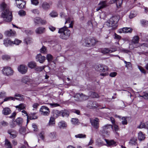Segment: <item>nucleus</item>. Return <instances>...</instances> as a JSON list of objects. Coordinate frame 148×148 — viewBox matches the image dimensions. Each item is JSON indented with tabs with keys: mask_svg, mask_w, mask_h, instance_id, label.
Segmentation results:
<instances>
[{
	"mask_svg": "<svg viewBox=\"0 0 148 148\" xmlns=\"http://www.w3.org/2000/svg\"><path fill=\"white\" fill-rule=\"evenodd\" d=\"M0 8L2 10L1 16L3 21L8 22H11L12 20V12L7 8L6 4L4 3H1Z\"/></svg>",
	"mask_w": 148,
	"mask_h": 148,
	"instance_id": "f257e3e1",
	"label": "nucleus"
},
{
	"mask_svg": "<svg viewBox=\"0 0 148 148\" xmlns=\"http://www.w3.org/2000/svg\"><path fill=\"white\" fill-rule=\"evenodd\" d=\"M58 33L60 34V38L65 40L69 38L71 34L70 31L68 29V27H66L59 29Z\"/></svg>",
	"mask_w": 148,
	"mask_h": 148,
	"instance_id": "f03ea898",
	"label": "nucleus"
},
{
	"mask_svg": "<svg viewBox=\"0 0 148 148\" xmlns=\"http://www.w3.org/2000/svg\"><path fill=\"white\" fill-rule=\"evenodd\" d=\"M117 20L116 17L112 16L106 23V25L109 27H112L113 29H114L117 26Z\"/></svg>",
	"mask_w": 148,
	"mask_h": 148,
	"instance_id": "7ed1b4c3",
	"label": "nucleus"
},
{
	"mask_svg": "<svg viewBox=\"0 0 148 148\" xmlns=\"http://www.w3.org/2000/svg\"><path fill=\"white\" fill-rule=\"evenodd\" d=\"M82 43L84 46H90L95 45V41L94 39L88 38L83 40Z\"/></svg>",
	"mask_w": 148,
	"mask_h": 148,
	"instance_id": "20e7f679",
	"label": "nucleus"
},
{
	"mask_svg": "<svg viewBox=\"0 0 148 148\" xmlns=\"http://www.w3.org/2000/svg\"><path fill=\"white\" fill-rule=\"evenodd\" d=\"M97 71L100 72H105L108 70V67L102 64H99L97 65L95 67Z\"/></svg>",
	"mask_w": 148,
	"mask_h": 148,
	"instance_id": "39448f33",
	"label": "nucleus"
},
{
	"mask_svg": "<svg viewBox=\"0 0 148 148\" xmlns=\"http://www.w3.org/2000/svg\"><path fill=\"white\" fill-rule=\"evenodd\" d=\"M139 40V38L137 36H134L133 37L131 42L130 43V45H135V46H133L134 47H137L142 45L138 43Z\"/></svg>",
	"mask_w": 148,
	"mask_h": 148,
	"instance_id": "423d86ee",
	"label": "nucleus"
},
{
	"mask_svg": "<svg viewBox=\"0 0 148 148\" xmlns=\"http://www.w3.org/2000/svg\"><path fill=\"white\" fill-rule=\"evenodd\" d=\"M3 73L7 76L11 75L13 74V71L11 68L9 67L5 66L4 67L2 70Z\"/></svg>",
	"mask_w": 148,
	"mask_h": 148,
	"instance_id": "0eeeda50",
	"label": "nucleus"
},
{
	"mask_svg": "<svg viewBox=\"0 0 148 148\" xmlns=\"http://www.w3.org/2000/svg\"><path fill=\"white\" fill-rule=\"evenodd\" d=\"M40 112L41 115L44 116H47L50 113L49 108L47 107L44 106H42L40 110Z\"/></svg>",
	"mask_w": 148,
	"mask_h": 148,
	"instance_id": "6e6552de",
	"label": "nucleus"
},
{
	"mask_svg": "<svg viewBox=\"0 0 148 148\" xmlns=\"http://www.w3.org/2000/svg\"><path fill=\"white\" fill-rule=\"evenodd\" d=\"M117 49L115 48H104L101 49L100 51L103 54L110 53L116 51Z\"/></svg>",
	"mask_w": 148,
	"mask_h": 148,
	"instance_id": "1a4fd4ad",
	"label": "nucleus"
},
{
	"mask_svg": "<svg viewBox=\"0 0 148 148\" xmlns=\"http://www.w3.org/2000/svg\"><path fill=\"white\" fill-rule=\"evenodd\" d=\"M90 122L92 125L95 129H97L99 127V121L97 118L90 119Z\"/></svg>",
	"mask_w": 148,
	"mask_h": 148,
	"instance_id": "9d476101",
	"label": "nucleus"
},
{
	"mask_svg": "<svg viewBox=\"0 0 148 148\" xmlns=\"http://www.w3.org/2000/svg\"><path fill=\"white\" fill-rule=\"evenodd\" d=\"M17 6L19 8L23 9L25 7L26 3L23 0H16Z\"/></svg>",
	"mask_w": 148,
	"mask_h": 148,
	"instance_id": "9b49d317",
	"label": "nucleus"
},
{
	"mask_svg": "<svg viewBox=\"0 0 148 148\" xmlns=\"http://www.w3.org/2000/svg\"><path fill=\"white\" fill-rule=\"evenodd\" d=\"M18 71L22 74H24L27 71V66L25 65H21L19 66L18 68Z\"/></svg>",
	"mask_w": 148,
	"mask_h": 148,
	"instance_id": "f8f14e48",
	"label": "nucleus"
},
{
	"mask_svg": "<svg viewBox=\"0 0 148 148\" xmlns=\"http://www.w3.org/2000/svg\"><path fill=\"white\" fill-rule=\"evenodd\" d=\"M75 98H78V99H76V100H81L82 99L83 100H86L88 98V97L85 95L80 93L77 94L74 96Z\"/></svg>",
	"mask_w": 148,
	"mask_h": 148,
	"instance_id": "ddd939ff",
	"label": "nucleus"
},
{
	"mask_svg": "<svg viewBox=\"0 0 148 148\" xmlns=\"http://www.w3.org/2000/svg\"><path fill=\"white\" fill-rule=\"evenodd\" d=\"M36 61L39 62L41 63H42L45 60V56H42L40 54H38L36 57Z\"/></svg>",
	"mask_w": 148,
	"mask_h": 148,
	"instance_id": "4468645a",
	"label": "nucleus"
},
{
	"mask_svg": "<svg viewBox=\"0 0 148 148\" xmlns=\"http://www.w3.org/2000/svg\"><path fill=\"white\" fill-rule=\"evenodd\" d=\"M52 4L51 2L48 3L46 2H44L42 4V7L43 10H47L50 8Z\"/></svg>",
	"mask_w": 148,
	"mask_h": 148,
	"instance_id": "2eb2a0df",
	"label": "nucleus"
},
{
	"mask_svg": "<svg viewBox=\"0 0 148 148\" xmlns=\"http://www.w3.org/2000/svg\"><path fill=\"white\" fill-rule=\"evenodd\" d=\"M5 35L8 36H14L16 35V33L15 31L10 29L9 30L5 31Z\"/></svg>",
	"mask_w": 148,
	"mask_h": 148,
	"instance_id": "dca6fc26",
	"label": "nucleus"
},
{
	"mask_svg": "<svg viewBox=\"0 0 148 148\" xmlns=\"http://www.w3.org/2000/svg\"><path fill=\"white\" fill-rule=\"evenodd\" d=\"M137 138L133 137L131 138L129 142V144L131 145H137Z\"/></svg>",
	"mask_w": 148,
	"mask_h": 148,
	"instance_id": "f3484780",
	"label": "nucleus"
},
{
	"mask_svg": "<svg viewBox=\"0 0 148 148\" xmlns=\"http://www.w3.org/2000/svg\"><path fill=\"white\" fill-rule=\"evenodd\" d=\"M53 117L55 118H58L61 115V111H59L57 110H53L52 112Z\"/></svg>",
	"mask_w": 148,
	"mask_h": 148,
	"instance_id": "a211bd4d",
	"label": "nucleus"
},
{
	"mask_svg": "<svg viewBox=\"0 0 148 148\" xmlns=\"http://www.w3.org/2000/svg\"><path fill=\"white\" fill-rule=\"evenodd\" d=\"M87 106L89 108H96L98 106V105L96 102L89 101Z\"/></svg>",
	"mask_w": 148,
	"mask_h": 148,
	"instance_id": "6ab92c4d",
	"label": "nucleus"
},
{
	"mask_svg": "<svg viewBox=\"0 0 148 148\" xmlns=\"http://www.w3.org/2000/svg\"><path fill=\"white\" fill-rule=\"evenodd\" d=\"M123 0H112L110 3H113L116 2V5L117 8L121 6L122 4V1Z\"/></svg>",
	"mask_w": 148,
	"mask_h": 148,
	"instance_id": "aec40b11",
	"label": "nucleus"
},
{
	"mask_svg": "<svg viewBox=\"0 0 148 148\" xmlns=\"http://www.w3.org/2000/svg\"><path fill=\"white\" fill-rule=\"evenodd\" d=\"M11 112V110L9 108H4L2 111V113L4 115H8L10 114Z\"/></svg>",
	"mask_w": 148,
	"mask_h": 148,
	"instance_id": "412c9836",
	"label": "nucleus"
},
{
	"mask_svg": "<svg viewBox=\"0 0 148 148\" xmlns=\"http://www.w3.org/2000/svg\"><path fill=\"white\" fill-rule=\"evenodd\" d=\"M45 29L44 27H39L35 30V32L37 34H42L45 32Z\"/></svg>",
	"mask_w": 148,
	"mask_h": 148,
	"instance_id": "4be33fe9",
	"label": "nucleus"
},
{
	"mask_svg": "<svg viewBox=\"0 0 148 148\" xmlns=\"http://www.w3.org/2000/svg\"><path fill=\"white\" fill-rule=\"evenodd\" d=\"M58 126L60 128H64L67 127V124L64 121H62L58 123Z\"/></svg>",
	"mask_w": 148,
	"mask_h": 148,
	"instance_id": "5701e85b",
	"label": "nucleus"
},
{
	"mask_svg": "<svg viewBox=\"0 0 148 148\" xmlns=\"http://www.w3.org/2000/svg\"><path fill=\"white\" fill-rule=\"evenodd\" d=\"M8 133L10 134V137L11 138H15L17 135L16 132H14L12 130H8Z\"/></svg>",
	"mask_w": 148,
	"mask_h": 148,
	"instance_id": "b1692460",
	"label": "nucleus"
},
{
	"mask_svg": "<svg viewBox=\"0 0 148 148\" xmlns=\"http://www.w3.org/2000/svg\"><path fill=\"white\" fill-rule=\"evenodd\" d=\"M55 118L53 117H51L48 124L49 126H54L55 125Z\"/></svg>",
	"mask_w": 148,
	"mask_h": 148,
	"instance_id": "393cba45",
	"label": "nucleus"
},
{
	"mask_svg": "<svg viewBox=\"0 0 148 148\" xmlns=\"http://www.w3.org/2000/svg\"><path fill=\"white\" fill-rule=\"evenodd\" d=\"M22 81L23 82L27 84L28 85L32 84L34 83V82L32 80H30L28 81V79L25 77H23L22 79Z\"/></svg>",
	"mask_w": 148,
	"mask_h": 148,
	"instance_id": "a878e982",
	"label": "nucleus"
},
{
	"mask_svg": "<svg viewBox=\"0 0 148 148\" xmlns=\"http://www.w3.org/2000/svg\"><path fill=\"white\" fill-rule=\"evenodd\" d=\"M105 140L106 142L108 145H112L114 146L116 145V142L112 140H109L107 139H105Z\"/></svg>",
	"mask_w": 148,
	"mask_h": 148,
	"instance_id": "bb28decb",
	"label": "nucleus"
},
{
	"mask_svg": "<svg viewBox=\"0 0 148 148\" xmlns=\"http://www.w3.org/2000/svg\"><path fill=\"white\" fill-rule=\"evenodd\" d=\"M69 23V27L72 28L73 27V25L74 23L73 21V20H71V18H67L66 19V21L65 23Z\"/></svg>",
	"mask_w": 148,
	"mask_h": 148,
	"instance_id": "cd10ccee",
	"label": "nucleus"
},
{
	"mask_svg": "<svg viewBox=\"0 0 148 148\" xmlns=\"http://www.w3.org/2000/svg\"><path fill=\"white\" fill-rule=\"evenodd\" d=\"M5 146L7 148H12V145L11 143L7 139H5Z\"/></svg>",
	"mask_w": 148,
	"mask_h": 148,
	"instance_id": "c85d7f7f",
	"label": "nucleus"
},
{
	"mask_svg": "<svg viewBox=\"0 0 148 148\" xmlns=\"http://www.w3.org/2000/svg\"><path fill=\"white\" fill-rule=\"evenodd\" d=\"M61 114L62 117H68L69 115V112L66 110H62L61 111Z\"/></svg>",
	"mask_w": 148,
	"mask_h": 148,
	"instance_id": "c756f323",
	"label": "nucleus"
},
{
	"mask_svg": "<svg viewBox=\"0 0 148 148\" xmlns=\"http://www.w3.org/2000/svg\"><path fill=\"white\" fill-rule=\"evenodd\" d=\"M4 44L5 46H8V45H11L14 44L13 42L11 41L10 40L7 39L4 41Z\"/></svg>",
	"mask_w": 148,
	"mask_h": 148,
	"instance_id": "7c9ffc66",
	"label": "nucleus"
},
{
	"mask_svg": "<svg viewBox=\"0 0 148 148\" xmlns=\"http://www.w3.org/2000/svg\"><path fill=\"white\" fill-rule=\"evenodd\" d=\"M138 138L139 140L142 141L145 139V137L142 132H140L138 133Z\"/></svg>",
	"mask_w": 148,
	"mask_h": 148,
	"instance_id": "2f4dec72",
	"label": "nucleus"
},
{
	"mask_svg": "<svg viewBox=\"0 0 148 148\" xmlns=\"http://www.w3.org/2000/svg\"><path fill=\"white\" fill-rule=\"evenodd\" d=\"M26 105L23 103L20 104L18 106H15L16 108L18 109V110L20 111L22 110H23L25 108Z\"/></svg>",
	"mask_w": 148,
	"mask_h": 148,
	"instance_id": "473e14b6",
	"label": "nucleus"
},
{
	"mask_svg": "<svg viewBox=\"0 0 148 148\" xmlns=\"http://www.w3.org/2000/svg\"><path fill=\"white\" fill-rule=\"evenodd\" d=\"M102 128L103 131H105L110 128L112 129V125L110 124L106 125L103 126Z\"/></svg>",
	"mask_w": 148,
	"mask_h": 148,
	"instance_id": "72a5a7b5",
	"label": "nucleus"
},
{
	"mask_svg": "<svg viewBox=\"0 0 148 148\" xmlns=\"http://www.w3.org/2000/svg\"><path fill=\"white\" fill-rule=\"evenodd\" d=\"M50 138L52 140H54L56 137V133L55 132H51L49 134Z\"/></svg>",
	"mask_w": 148,
	"mask_h": 148,
	"instance_id": "f704fd0d",
	"label": "nucleus"
},
{
	"mask_svg": "<svg viewBox=\"0 0 148 148\" xmlns=\"http://www.w3.org/2000/svg\"><path fill=\"white\" fill-rule=\"evenodd\" d=\"M72 123L74 125L78 124L79 123L78 119L76 118H72L71 120Z\"/></svg>",
	"mask_w": 148,
	"mask_h": 148,
	"instance_id": "c9c22d12",
	"label": "nucleus"
},
{
	"mask_svg": "<svg viewBox=\"0 0 148 148\" xmlns=\"http://www.w3.org/2000/svg\"><path fill=\"white\" fill-rule=\"evenodd\" d=\"M36 64L35 62H31L28 64V66L31 69H33L36 66Z\"/></svg>",
	"mask_w": 148,
	"mask_h": 148,
	"instance_id": "e433bc0d",
	"label": "nucleus"
},
{
	"mask_svg": "<svg viewBox=\"0 0 148 148\" xmlns=\"http://www.w3.org/2000/svg\"><path fill=\"white\" fill-rule=\"evenodd\" d=\"M36 112H32L30 114V118L29 117V120L35 119L37 118V116L36 115Z\"/></svg>",
	"mask_w": 148,
	"mask_h": 148,
	"instance_id": "4c0bfd02",
	"label": "nucleus"
},
{
	"mask_svg": "<svg viewBox=\"0 0 148 148\" xmlns=\"http://www.w3.org/2000/svg\"><path fill=\"white\" fill-rule=\"evenodd\" d=\"M15 96L17 97L16 98H14L15 99H16L19 101H21L23 99V96L21 95L20 94H16L15 95Z\"/></svg>",
	"mask_w": 148,
	"mask_h": 148,
	"instance_id": "58836bf2",
	"label": "nucleus"
},
{
	"mask_svg": "<svg viewBox=\"0 0 148 148\" xmlns=\"http://www.w3.org/2000/svg\"><path fill=\"white\" fill-rule=\"evenodd\" d=\"M113 126L116 134H118V131L119 130V126L117 124L115 123L113 125L112 127Z\"/></svg>",
	"mask_w": 148,
	"mask_h": 148,
	"instance_id": "ea45409f",
	"label": "nucleus"
},
{
	"mask_svg": "<svg viewBox=\"0 0 148 148\" xmlns=\"http://www.w3.org/2000/svg\"><path fill=\"white\" fill-rule=\"evenodd\" d=\"M15 121L17 124L19 125H21L23 122V120L21 118H18Z\"/></svg>",
	"mask_w": 148,
	"mask_h": 148,
	"instance_id": "a19ab883",
	"label": "nucleus"
},
{
	"mask_svg": "<svg viewBox=\"0 0 148 148\" xmlns=\"http://www.w3.org/2000/svg\"><path fill=\"white\" fill-rule=\"evenodd\" d=\"M99 5H101L103 8L107 6L106 1H101L98 4Z\"/></svg>",
	"mask_w": 148,
	"mask_h": 148,
	"instance_id": "79ce46f5",
	"label": "nucleus"
},
{
	"mask_svg": "<svg viewBox=\"0 0 148 148\" xmlns=\"http://www.w3.org/2000/svg\"><path fill=\"white\" fill-rule=\"evenodd\" d=\"M46 58L48 62L51 61L53 59V57L51 54H48L46 56Z\"/></svg>",
	"mask_w": 148,
	"mask_h": 148,
	"instance_id": "37998d69",
	"label": "nucleus"
},
{
	"mask_svg": "<svg viewBox=\"0 0 148 148\" xmlns=\"http://www.w3.org/2000/svg\"><path fill=\"white\" fill-rule=\"evenodd\" d=\"M138 69H139L140 72L144 74H147V72L145 71V70L142 66H138Z\"/></svg>",
	"mask_w": 148,
	"mask_h": 148,
	"instance_id": "c03bdc74",
	"label": "nucleus"
},
{
	"mask_svg": "<svg viewBox=\"0 0 148 148\" xmlns=\"http://www.w3.org/2000/svg\"><path fill=\"white\" fill-rule=\"evenodd\" d=\"M75 137L76 138H85L86 137V135L85 134H79L77 135H76L75 136Z\"/></svg>",
	"mask_w": 148,
	"mask_h": 148,
	"instance_id": "a18cd8bd",
	"label": "nucleus"
},
{
	"mask_svg": "<svg viewBox=\"0 0 148 148\" xmlns=\"http://www.w3.org/2000/svg\"><path fill=\"white\" fill-rule=\"evenodd\" d=\"M124 29H125V30H124V32L125 33H131L132 31V29L129 27H124L123 28Z\"/></svg>",
	"mask_w": 148,
	"mask_h": 148,
	"instance_id": "49530a36",
	"label": "nucleus"
},
{
	"mask_svg": "<svg viewBox=\"0 0 148 148\" xmlns=\"http://www.w3.org/2000/svg\"><path fill=\"white\" fill-rule=\"evenodd\" d=\"M146 123H141L140 125L138 127V128H146Z\"/></svg>",
	"mask_w": 148,
	"mask_h": 148,
	"instance_id": "de8ad7c7",
	"label": "nucleus"
},
{
	"mask_svg": "<svg viewBox=\"0 0 148 148\" xmlns=\"http://www.w3.org/2000/svg\"><path fill=\"white\" fill-rule=\"evenodd\" d=\"M41 19V18L39 17H36L34 19V22L36 24L40 23Z\"/></svg>",
	"mask_w": 148,
	"mask_h": 148,
	"instance_id": "09e8293b",
	"label": "nucleus"
},
{
	"mask_svg": "<svg viewBox=\"0 0 148 148\" xmlns=\"http://www.w3.org/2000/svg\"><path fill=\"white\" fill-rule=\"evenodd\" d=\"M31 2L32 5L36 6L38 5L39 3L38 0H31Z\"/></svg>",
	"mask_w": 148,
	"mask_h": 148,
	"instance_id": "8fccbe9b",
	"label": "nucleus"
},
{
	"mask_svg": "<svg viewBox=\"0 0 148 148\" xmlns=\"http://www.w3.org/2000/svg\"><path fill=\"white\" fill-rule=\"evenodd\" d=\"M45 67V66L37 67L35 69V70L37 71H41L44 69Z\"/></svg>",
	"mask_w": 148,
	"mask_h": 148,
	"instance_id": "3c124183",
	"label": "nucleus"
},
{
	"mask_svg": "<svg viewBox=\"0 0 148 148\" xmlns=\"http://www.w3.org/2000/svg\"><path fill=\"white\" fill-rule=\"evenodd\" d=\"M40 52L42 53H46L47 49L46 47L44 46H43L42 48L40 50Z\"/></svg>",
	"mask_w": 148,
	"mask_h": 148,
	"instance_id": "603ef678",
	"label": "nucleus"
},
{
	"mask_svg": "<svg viewBox=\"0 0 148 148\" xmlns=\"http://www.w3.org/2000/svg\"><path fill=\"white\" fill-rule=\"evenodd\" d=\"M139 97H143L144 99L148 100V93L144 92V94L142 95H140Z\"/></svg>",
	"mask_w": 148,
	"mask_h": 148,
	"instance_id": "864d4df0",
	"label": "nucleus"
},
{
	"mask_svg": "<svg viewBox=\"0 0 148 148\" xmlns=\"http://www.w3.org/2000/svg\"><path fill=\"white\" fill-rule=\"evenodd\" d=\"M49 15L51 17H55L57 16L58 14L56 12L54 11H52L49 14Z\"/></svg>",
	"mask_w": 148,
	"mask_h": 148,
	"instance_id": "5fc2aeb1",
	"label": "nucleus"
},
{
	"mask_svg": "<svg viewBox=\"0 0 148 148\" xmlns=\"http://www.w3.org/2000/svg\"><path fill=\"white\" fill-rule=\"evenodd\" d=\"M10 100H15V98L12 97H7L4 99V101H5Z\"/></svg>",
	"mask_w": 148,
	"mask_h": 148,
	"instance_id": "6e6d98bb",
	"label": "nucleus"
},
{
	"mask_svg": "<svg viewBox=\"0 0 148 148\" xmlns=\"http://www.w3.org/2000/svg\"><path fill=\"white\" fill-rule=\"evenodd\" d=\"M18 14L20 16H24L25 15L26 12L24 10H21L18 12Z\"/></svg>",
	"mask_w": 148,
	"mask_h": 148,
	"instance_id": "4d7b16f0",
	"label": "nucleus"
},
{
	"mask_svg": "<svg viewBox=\"0 0 148 148\" xmlns=\"http://www.w3.org/2000/svg\"><path fill=\"white\" fill-rule=\"evenodd\" d=\"M122 123L123 125H127V122L126 119V118L125 117H123L122 118Z\"/></svg>",
	"mask_w": 148,
	"mask_h": 148,
	"instance_id": "13d9d810",
	"label": "nucleus"
},
{
	"mask_svg": "<svg viewBox=\"0 0 148 148\" xmlns=\"http://www.w3.org/2000/svg\"><path fill=\"white\" fill-rule=\"evenodd\" d=\"M2 58L3 60H8L10 59V57L9 56L5 55H3L2 56Z\"/></svg>",
	"mask_w": 148,
	"mask_h": 148,
	"instance_id": "bf43d9fd",
	"label": "nucleus"
},
{
	"mask_svg": "<svg viewBox=\"0 0 148 148\" xmlns=\"http://www.w3.org/2000/svg\"><path fill=\"white\" fill-rule=\"evenodd\" d=\"M91 97L93 98H98L99 97L97 94L95 92H92L91 93Z\"/></svg>",
	"mask_w": 148,
	"mask_h": 148,
	"instance_id": "052dcab7",
	"label": "nucleus"
},
{
	"mask_svg": "<svg viewBox=\"0 0 148 148\" xmlns=\"http://www.w3.org/2000/svg\"><path fill=\"white\" fill-rule=\"evenodd\" d=\"M19 131L21 134H24L26 131V129L24 127H22L20 129Z\"/></svg>",
	"mask_w": 148,
	"mask_h": 148,
	"instance_id": "680f3d73",
	"label": "nucleus"
},
{
	"mask_svg": "<svg viewBox=\"0 0 148 148\" xmlns=\"http://www.w3.org/2000/svg\"><path fill=\"white\" fill-rule=\"evenodd\" d=\"M39 105L38 103H34L32 106V107L33 108V110H35L37 109V107L39 106Z\"/></svg>",
	"mask_w": 148,
	"mask_h": 148,
	"instance_id": "e2e57ef3",
	"label": "nucleus"
},
{
	"mask_svg": "<svg viewBox=\"0 0 148 148\" xmlns=\"http://www.w3.org/2000/svg\"><path fill=\"white\" fill-rule=\"evenodd\" d=\"M21 42V40H18L17 39H15L14 41L13 42L14 44L18 45Z\"/></svg>",
	"mask_w": 148,
	"mask_h": 148,
	"instance_id": "0e129e2a",
	"label": "nucleus"
},
{
	"mask_svg": "<svg viewBox=\"0 0 148 148\" xmlns=\"http://www.w3.org/2000/svg\"><path fill=\"white\" fill-rule=\"evenodd\" d=\"M114 38L115 39H116L118 40H119L121 38V37L120 36L117 34L116 33H114Z\"/></svg>",
	"mask_w": 148,
	"mask_h": 148,
	"instance_id": "69168bd1",
	"label": "nucleus"
},
{
	"mask_svg": "<svg viewBox=\"0 0 148 148\" xmlns=\"http://www.w3.org/2000/svg\"><path fill=\"white\" fill-rule=\"evenodd\" d=\"M6 93L4 91H2L0 92V97L3 98L5 97L6 96Z\"/></svg>",
	"mask_w": 148,
	"mask_h": 148,
	"instance_id": "338daca9",
	"label": "nucleus"
},
{
	"mask_svg": "<svg viewBox=\"0 0 148 148\" xmlns=\"http://www.w3.org/2000/svg\"><path fill=\"white\" fill-rule=\"evenodd\" d=\"M49 28L52 32H54L56 29V28L52 25H49Z\"/></svg>",
	"mask_w": 148,
	"mask_h": 148,
	"instance_id": "774afa93",
	"label": "nucleus"
}]
</instances>
